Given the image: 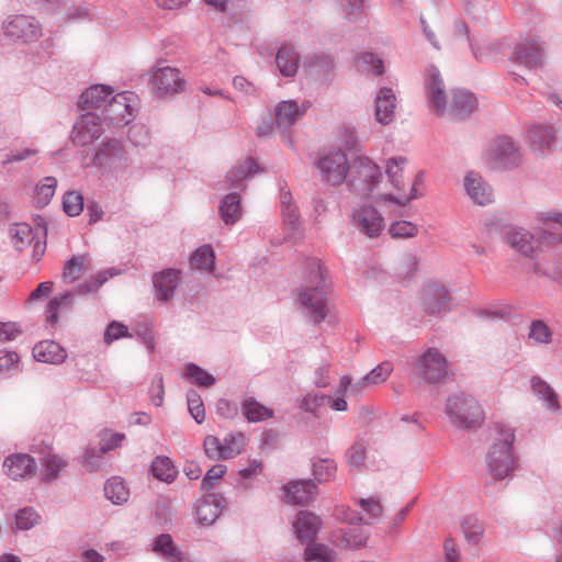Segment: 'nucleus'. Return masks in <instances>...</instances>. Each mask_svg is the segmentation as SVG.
Masks as SVG:
<instances>
[{"mask_svg": "<svg viewBox=\"0 0 562 562\" xmlns=\"http://www.w3.org/2000/svg\"><path fill=\"white\" fill-rule=\"evenodd\" d=\"M426 89L432 108L438 113H442L447 106L446 93L440 75L436 69H429Z\"/></svg>", "mask_w": 562, "mask_h": 562, "instance_id": "nucleus-24", "label": "nucleus"}, {"mask_svg": "<svg viewBox=\"0 0 562 562\" xmlns=\"http://www.w3.org/2000/svg\"><path fill=\"white\" fill-rule=\"evenodd\" d=\"M327 396L326 395H318V394H307L302 400V408L306 412L314 413L318 407L326 404Z\"/></svg>", "mask_w": 562, "mask_h": 562, "instance_id": "nucleus-63", "label": "nucleus"}, {"mask_svg": "<svg viewBox=\"0 0 562 562\" xmlns=\"http://www.w3.org/2000/svg\"><path fill=\"white\" fill-rule=\"evenodd\" d=\"M476 108L474 95L468 91H457L453 93L451 111L458 117L470 114Z\"/></svg>", "mask_w": 562, "mask_h": 562, "instance_id": "nucleus-32", "label": "nucleus"}, {"mask_svg": "<svg viewBox=\"0 0 562 562\" xmlns=\"http://www.w3.org/2000/svg\"><path fill=\"white\" fill-rule=\"evenodd\" d=\"M516 59L528 68H537L542 65V47L533 40L525 41L515 49Z\"/></svg>", "mask_w": 562, "mask_h": 562, "instance_id": "nucleus-23", "label": "nucleus"}, {"mask_svg": "<svg viewBox=\"0 0 562 562\" xmlns=\"http://www.w3.org/2000/svg\"><path fill=\"white\" fill-rule=\"evenodd\" d=\"M492 158L499 161L504 166L516 164L518 160V153L514 143L508 137L498 138L492 149Z\"/></svg>", "mask_w": 562, "mask_h": 562, "instance_id": "nucleus-28", "label": "nucleus"}, {"mask_svg": "<svg viewBox=\"0 0 562 562\" xmlns=\"http://www.w3.org/2000/svg\"><path fill=\"white\" fill-rule=\"evenodd\" d=\"M249 438L240 431L227 434L223 440L207 435L203 441L205 454L212 460H229L243 454Z\"/></svg>", "mask_w": 562, "mask_h": 562, "instance_id": "nucleus-5", "label": "nucleus"}, {"mask_svg": "<svg viewBox=\"0 0 562 562\" xmlns=\"http://www.w3.org/2000/svg\"><path fill=\"white\" fill-rule=\"evenodd\" d=\"M186 376L199 386H211L215 383V378L212 376L207 371L198 367L196 364L190 363L186 369Z\"/></svg>", "mask_w": 562, "mask_h": 562, "instance_id": "nucleus-47", "label": "nucleus"}, {"mask_svg": "<svg viewBox=\"0 0 562 562\" xmlns=\"http://www.w3.org/2000/svg\"><path fill=\"white\" fill-rule=\"evenodd\" d=\"M137 106L138 97L134 92L111 95L105 109L106 117L114 124H127L134 119Z\"/></svg>", "mask_w": 562, "mask_h": 562, "instance_id": "nucleus-8", "label": "nucleus"}, {"mask_svg": "<svg viewBox=\"0 0 562 562\" xmlns=\"http://www.w3.org/2000/svg\"><path fill=\"white\" fill-rule=\"evenodd\" d=\"M529 336L538 342H548L550 338V330L544 323L536 321L531 324Z\"/></svg>", "mask_w": 562, "mask_h": 562, "instance_id": "nucleus-62", "label": "nucleus"}, {"mask_svg": "<svg viewBox=\"0 0 562 562\" xmlns=\"http://www.w3.org/2000/svg\"><path fill=\"white\" fill-rule=\"evenodd\" d=\"M153 475L162 482L171 483L177 476V471L168 457H157L151 463Z\"/></svg>", "mask_w": 562, "mask_h": 562, "instance_id": "nucleus-37", "label": "nucleus"}, {"mask_svg": "<svg viewBox=\"0 0 562 562\" xmlns=\"http://www.w3.org/2000/svg\"><path fill=\"white\" fill-rule=\"evenodd\" d=\"M12 243L15 248H25L34 238L32 227L26 223L15 224L11 228Z\"/></svg>", "mask_w": 562, "mask_h": 562, "instance_id": "nucleus-45", "label": "nucleus"}, {"mask_svg": "<svg viewBox=\"0 0 562 562\" xmlns=\"http://www.w3.org/2000/svg\"><path fill=\"white\" fill-rule=\"evenodd\" d=\"M40 521V516L32 508H23L15 516L16 527L27 530Z\"/></svg>", "mask_w": 562, "mask_h": 562, "instance_id": "nucleus-55", "label": "nucleus"}, {"mask_svg": "<svg viewBox=\"0 0 562 562\" xmlns=\"http://www.w3.org/2000/svg\"><path fill=\"white\" fill-rule=\"evenodd\" d=\"M4 32L10 37L27 42L34 41L41 35V27L34 18L18 15L7 23Z\"/></svg>", "mask_w": 562, "mask_h": 562, "instance_id": "nucleus-13", "label": "nucleus"}, {"mask_svg": "<svg viewBox=\"0 0 562 562\" xmlns=\"http://www.w3.org/2000/svg\"><path fill=\"white\" fill-rule=\"evenodd\" d=\"M317 167L322 172L323 181L328 186L337 187L347 180L349 162L346 154L340 150L324 155L317 161Z\"/></svg>", "mask_w": 562, "mask_h": 562, "instance_id": "nucleus-6", "label": "nucleus"}, {"mask_svg": "<svg viewBox=\"0 0 562 562\" xmlns=\"http://www.w3.org/2000/svg\"><path fill=\"white\" fill-rule=\"evenodd\" d=\"M469 38V27L468 24L462 20H456L449 26L447 31V40L448 42H457Z\"/></svg>", "mask_w": 562, "mask_h": 562, "instance_id": "nucleus-57", "label": "nucleus"}, {"mask_svg": "<svg viewBox=\"0 0 562 562\" xmlns=\"http://www.w3.org/2000/svg\"><path fill=\"white\" fill-rule=\"evenodd\" d=\"M319 527V518L308 512H300L293 522L296 537L303 543L311 542L316 537Z\"/></svg>", "mask_w": 562, "mask_h": 562, "instance_id": "nucleus-19", "label": "nucleus"}, {"mask_svg": "<svg viewBox=\"0 0 562 562\" xmlns=\"http://www.w3.org/2000/svg\"><path fill=\"white\" fill-rule=\"evenodd\" d=\"M263 470V464L260 460H250L247 467L239 470V475L247 480L258 476Z\"/></svg>", "mask_w": 562, "mask_h": 562, "instance_id": "nucleus-64", "label": "nucleus"}, {"mask_svg": "<svg viewBox=\"0 0 562 562\" xmlns=\"http://www.w3.org/2000/svg\"><path fill=\"white\" fill-rule=\"evenodd\" d=\"M33 357L40 362L58 364L64 362L67 356L58 342L44 340L34 346Z\"/></svg>", "mask_w": 562, "mask_h": 562, "instance_id": "nucleus-22", "label": "nucleus"}, {"mask_svg": "<svg viewBox=\"0 0 562 562\" xmlns=\"http://www.w3.org/2000/svg\"><path fill=\"white\" fill-rule=\"evenodd\" d=\"M258 168L257 164L252 159H247L243 165L237 167L231 172V179L233 182H237L247 176L254 173Z\"/></svg>", "mask_w": 562, "mask_h": 562, "instance_id": "nucleus-61", "label": "nucleus"}, {"mask_svg": "<svg viewBox=\"0 0 562 562\" xmlns=\"http://www.w3.org/2000/svg\"><path fill=\"white\" fill-rule=\"evenodd\" d=\"M366 448L361 443H355L347 452L348 463L353 468H361L364 464Z\"/></svg>", "mask_w": 562, "mask_h": 562, "instance_id": "nucleus-60", "label": "nucleus"}, {"mask_svg": "<svg viewBox=\"0 0 562 562\" xmlns=\"http://www.w3.org/2000/svg\"><path fill=\"white\" fill-rule=\"evenodd\" d=\"M188 408L191 416L195 419L196 423L201 424L205 419V408L200 395L191 391L188 394Z\"/></svg>", "mask_w": 562, "mask_h": 562, "instance_id": "nucleus-52", "label": "nucleus"}, {"mask_svg": "<svg viewBox=\"0 0 562 562\" xmlns=\"http://www.w3.org/2000/svg\"><path fill=\"white\" fill-rule=\"evenodd\" d=\"M508 243L524 256H532L536 250L533 236L525 229H517L510 233L508 235Z\"/></svg>", "mask_w": 562, "mask_h": 562, "instance_id": "nucleus-31", "label": "nucleus"}, {"mask_svg": "<svg viewBox=\"0 0 562 562\" xmlns=\"http://www.w3.org/2000/svg\"><path fill=\"white\" fill-rule=\"evenodd\" d=\"M22 334V327L16 322H0V344L14 340Z\"/></svg>", "mask_w": 562, "mask_h": 562, "instance_id": "nucleus-58", "label": "nucleus"}, {"mask_svg": "<svg viewBox=\"0 0 562 562\" xmlns=\"http://www.w3.org/2000/svg\"><path fill=\"white\" fill-rule=\"evenodd\" d=\"M113 93L111 87L95 85L88 88L80 97V106L82 109H106L109 100Z\"/></svg>", "mask_w": 562, "mask_h": 562, "instance_id": "nucleus-20", "label": "nucleus"}, {"mask_svg": "<svg viewBox=\"0 0 562 562\" xmlns=\"http://www.w3.org/2000/svg\"><path fill=\"white\" fill-rule=\"evenodd\" d=\"M325 271L318 259H312L308 262V278L315 286H306L299 295L301 304L307 307L313 314V319L319 323L325 319L326 311V289L324 284Z\"/></svg>", "mask_w": 562, "mask_h": 562, "instance_id": "nucleus-3", "label": "nucleus"}, {"mask_svg": "<svg viewBox=\"0 0 562 562\" xmlns=\"http://www.w3.org/2000/svg\"><path fill=\"white\" fill-rule=\"evenodd\" d=\"M422 306L429 315H440L450 310L451 296L448 290L439 283L426 284L420 293Z\"/></svg>", "mask_w": 562, "mask_h": 562, "instance_id": "nucleus-9", "label": "nucleus"}, {"mask_svg": "<svg viewBox=\"0 0 562 562\" xmlns=\"http://www.w3.org/2000/svg\"><path fill=\"white\" fill-rule=\"evenodd\" d=\"M150 85L157 94L165 97L181 91L184 80L179 69L164 66L154 68Z\"/></svg>", "mask_w": 562, "mask_h": 562, "instance_id": "nucleus-10", "label": "nucleus"}, {"mask_svg": "<svg viewBox=\"0 0 562 562\" xmlns=\"http://www.w3.org/2000/svg\"><path fill=\"white\" fill-rule=\"evenodd\" d=\"M220 213L226 224L237 222L241 215L239 195L235 193L226 195L220 206Z\"/></svg>", "mask_w": 562, "mask_h": 562, "instance_id": "nucleus-35", "label": "nucleus"}, {"mask_svg": "<svg viewBox=\"0 0 562 562\" xmlns=\"http://www.w3.org/2000/svg\"><path fill=\"white\" fill-rule=\"evenodd\" d=\"M418 268V261L412 254L402 255L395 266V273L401 279L411 278Z\"/></svg>", "mask_w": 562, "mask_h": 562, "instance_id": "nucleus-46", "label": "nucleus"}, {"mask_svg": "<svg viewBox=\"0 0 562 562\" xmlns=\"http://www.w3.org/2000/svg\"><path fill=\"white\" fill-rule=\"evenodd\" d=\"M352 224L369 238L379 237L385 228L384 217L372 205L362 204L352 211Z\"/></svg>", "mask_w": 562, "mask_h": 562, "instance_id": "nucleus-7", "label": "nucleus"}, {"mask_svg": "<svg viewBox=\"0 0 562 562\" xmlns=\"http://www.w3.org/2000/svg\"><path fill=\"white\" fill-rule=\"evenodd\" d=\"M393 371L391 362H382L372 369L357 385L358 390H363L370 385H376L387 380Z\"/></svg>", "mask_w": 562, "mask_h": 562, "instance_id": "nucleus-36", "label": "nucleus"}, {"mask_svg": "<svg viewBox=\"0 0 562 562\" xmlns=\"http://www.w3.org/2000/svg\"><path fill=\"white\" fill-rule=\"evenodd\" d=\"M359 505L362 508L363 517H349L347 513H338V517L353 524L357 520H363L366 524H370L382 515L383 508L379 499L374 497L361 498Z\"/></svg>", "mask_w": 562, "mask_h": 562, "instance_id": "nucleus-27", "label": "nucleus"}, {"mask_svg": "<svg viewBox=\"0 0 562 562\" xmlns=\"http://www.w3.org/2000/svg\"><path fill=\"white\" fill-rule=\"evenodd\" d=\"M495 430L497 437L486 453L485 468L492 481H499L508 476L515 467L512 451L515 434L510 428L499 425L495 426Z\"/></svg>", "mask_w": 562, "mask_h": 562, "instance_id": "nucleus-2", "label": "nucleus"}, {"mask_svg": "<svg viewBox=\"0 0 562 562\" xmlns=\"http://www.w3.org/2000/svg\"><path fill=\"white\" fill-rule=\"evenodd\" d=\"M446 413L453 425L464 429L479 427L485 419L480 403L473 396L463 393L448 398Z\"/></svg>", "mask_w": 562, "mask_h": 562, "instance_id": "nucleus-4", "label": "nucleus"}, {"mask_svg": "<svg viewBox=\"0 0 562 562\" xmlns=\"http://www.w3.org/2000/svg\"><path fill=\"white\" fill-rule=\"evenodd\" d=\"M418 233V227L409 221H396L390 225L389 234L392 238H412Z\"/></svg>", "mask_w": 562, "mask_h": 562, "instance_id": "nucleus-49", "label": "nucleus"}, {"mask_svg": "<svg viewBox=\"0 0 562 562\" xmlns=\"http://www.w3.org/2000/svg\"><path fill=\"white\" fill-rule=\"evenodd\" d=\"M532 391L542 400L548 408L557 411L559 408L558 395L554 391L540 378H532Z\"/></svg>", "mask_w": 562, "mask_h": 562, "instance_id": "nucleus-39", "label": "nucleus"}, {"mask_svg": "<svg viewBox=\"0 0 562 562\" xmlns=\"http://www.w3.org/2000/svg\"><path fill=\"white\" fill-rule=\"evenodd\" d=\"M90 268V259L86 255L74 256L64 267L61 278L67 283L77 281Z\"/></svg>", "mask_w": 562, "mask_h": 562, "instance_id": "nucleus-29", "label": "nucleus"}, {"mask_svg": "<svg viewBox=\"0 0 562 562\" xmlns=\"http://www.w3.org/2000/svg\"><path fill=\"white\" fill-rule=\"evenodd\" d=\"M419 374L428 382H437L446 376L447 363L443 356L436 349H428L417 361Z\"/></svg>", "mask_w": 562, "mask_h": 562, "instance_id": "nucleus-12", "label": "nucleus"}, {"mask_svg": "<svg viewBox=\"0 0 562 562\" xmlns=\"http://www.w3.org/2000/svg\"><path fill=\"white\" fill-rule=\"evenodd\" d=\"M225 499L217 495H207L204 497L196 507V517L200 524L211 525L222 514Z\"/></svg>", "mask_w": 562, "mask_h": 562, "instance_id": "nucleus-18", "label": "nucleus"}, {"mask_svg": "<svg viewBox=\"0 0 562 562\" xmlns=\"http://www.w3.org/2000/svg\"><path fill=\"white\" fill-rule=\"evenodd\" d=\"M215 255L210 246H202L190 258V263L199 270L211 271L214 267Z\"/></svg>", "mask_w": 562, "mask_h": 562, "instance_id": "nucleus-41", "label": "nucleus"}, {"mask_svg": "<svg viewBox=\"0 0 562 562\" xmlns=\"http://www.w3.org/2000/svg\"><path fill=\"white\" fill-rule=\"evenodd\" d=\"M3 470L12 480L31 476L35 472V461L26 453L11 454L3 461Z\"/></svg>", "mask_w": 562, "mask_h": 562, "instance_id": "nucleus-14", "label": "nucleus"}, {"mask_svg": "<svg viewBox=\"0 0 562 562\" xmlns=\"http://www.w3.org/2000/svg\"><path fill=\"white\" fill-rule=\"evenodd\" d=\"M74 302V294L66 292L64 294L53 297L46 305L45 315L46 322L55 325L58 322V314L64 310H69Z\"/></svg>", "mask_w": 562, "mask_h": 562, "instance_id": "nucleus-30", "label": "nucleus"}, {"mask_svg": "<svg viewBox=\"0 0 562 562\" xmlns=\"http://www.w3.org/2000/svg\"><path fill=\"white\" fill-rule=\"evenodd\" d=\"M464 187L469 196L475 203L480 205H486L493 201V193L491 188L479 175L469 172L464 180Z\"/></svg>", "mask_w": 562, "mask_h": 562, "instance_id": "nucleus-21", "label": "nucleus"}, {"mask_svg": "<svg viewBox=\"0 0 562 562\" xmlns=\"http://www.w3.org/2000/svg\"><path fill=\"white\" fill-rule=\"evenodd\" d=\"M123 337H132L128 328L124 324L112 322L108 325L104 333V342L106 345H111L113 341Z\"/></svg>", "mask_w": 562, "mask_h": 562, "instance_id": "nucleus-54", "label": "nucleus"}, {"mask_svg": "<svg viewBox=\"0 0 562 562\" xmlns=\"http://www.w3.org/2000/svg\"><path fill=\"white\" fill-rule=\"evenodd\" d=\"M305 557L307 561L335 562L336 558L330 549L323 544H313L306 548Z\"/></svg>", "mask_w": 562, "mask_h": 562, "instance_id": "nucleus-50", "label": "nucleus"}, {"mask_svg": "<svg viewBox=\"0 0 562 562\" xmlns=\"http://www.w3.org/2000/svg\"><path fill=\"white\" fill-rule=\"evenodd\" d=\"M276 63L283 76L290 77L296 74L300 56L290 45H283L277 53Z\"/></svg>", "mask_w": 562, "mask_h": 562, "instance_id": "nucleus-26", "label": "nucleus"}, {"mask_svg": "<svg viewBox=\"0 0 562 562\" xmlns=\"http://www.w3.org/2000/svg\"><path fill=\"white\" fill-rule=\"evenodd\" d=\"M283 490L284 501L293 505L307 504L316 494V486L311 481L292 482L285 485Z\"/></svg>", "mask_w": 562, "mask_h": 562, "instance_id": "nucleus-16", "label": "nucleus"}, {"mask_svg": "<svg viewBox=\"0 0 562 562\" xmlns=\"http://www.w3.org/2000/svg\"><path fill=\"white\" fill-rule=\"evenodd\" d=\"M83 209V199L77 192H69L64 198V210L70 216L79 215Z\"/></svg>", "mask_w": 562, "mask_h": 562, "instance_id": "nucleus-56", "label": "nucleus"}, {"mask_svg": "<svg viewBox=\"0 0 562 562\" xmlns=\"http://www.w3.org/2000/svg\"><path fill=\"white\" fill-rule=\"evenodd\" d=\"M154 551L161 553L172 561L180 562L182 560L181 553L173 546L172 539L169 535H160L154 542Z\"/></svg>", "mask_w": 562, "mask_h": 562, "instance_id": "nucleus-44", "label": "nucleus"}, {"mask_svg": "<svg viewBox=\"0 0 562 562\" xmlns=\"http://www.w3.org/2000/svg\"><path fill=\"white\" fill-rule=\"evenodd\" d=\"M179 279V271L173 269H167L157 273L154 278L156 296L160 301H167L172 297Z\"/></svg>", "mask_w": 562, "mask_h": 562, "instance_id": "nucleus-25", "label": "nucleus"}, {"mask_svg": "<svg viewBox=\"0 0 562 562\" xmlns=\"http://www.w3.org/2000/svg\"><path fill=\"white\" fill-rule=\"evenodd\" d=\"M227 467L224 464H215L206 472L201 483V488L210 491L225 474Z\"/></svg>", "mask_w": 562, "mask_h": 562, "instance_id": "nucleus-53", "label": "nucleus"}, {"mask_svg": "<svg viewBox=\"0 0 562 562\" xmlns=\"http://www.w3.org/2000/svg\"><path fill=\"white\" fill-rule=\"evenodd\" d=\"M57 180L54 177H47L44 182L36 187L34 191V202L42 207L48 204L55 194Z\"/></svg>", "mask_w": 562, "mask_h": 562, "instance_id": "nucleus-43", "label": "nucleus"}, {"mask_svg": "<svg viewBox=\"0 0 562 562\" xmlns=\"http://www.w3.org/2000/svg\"><path fill=\"white\" fill-rule=\"evenodd\" d=\"M465 538L471 542H477L483 533L482 525L475 519L468 518L462 524Z\"/></svg>", "mask_w": 562, "mask_h": 562, "instance_id": "nucleus-59", "label": "nucleus"}, {"mask_svg": "<svg viewBox=\"0 0 562 562\" xmlns=\"http://www.w3.org/2000/svg\"><path fill=\"white\" fill-rule=\"evenodd\" d=\"M529 142L535 149L550 147L555 139V133L550 126H537L529 131Z\"/></svg>", "mask_w": 562, "mask_h": 562, "instance_id": "nucleus-38", "label": "nucleus"}, {"mask_svg": "<svg viewBox=\"0 0 562 562\" xmlns=\"http://www.w3.org/2000/svg\"><path fill=\"white\" fill-rule=\"evenodd\" d=\"M336 464L331 460H318L313 465V472L317 481L325 482L336 474Z\"/></svg>", "mask_w": 562, "mask_h": 562, "instance_id": "nucleus-51", "label": "nucleus"}, {"mask_svg": "<svg viewBox=\"0 0 562 562\" xmlns=\"http://www.w3.org/2000/svg\"><path fill=\"white\" fill-rule=\"evenodd\" d=\"M375 120L383 124H390L394 119V113L396 109V97L392 89L390 88H381L375 101Z\"/></svg>", "mask_w": 562, "mask_h": 562, "instance_id": "nucleus-15", "label": "nucleus"}, {"mask_svg": "<svg viewBox=\"0 0 562 562\" xmlns=\"http://www.w3.org/2000/svg\"><path fill=\"white\" fill-rule=\"evenodd\" d=\"M366 542L367 536L360 529L350 526L341 529L340 539H337L338 546L350 549L361 548Z\"/></svg>", "mask_w": 562, "mask_h": 562, "instance_id": "nucleus-40", "label": "nucleus"}, {"mask_svg": "<svg viewBox=\"0 0 562 562\" xmlns=\"http://www.w3.org/2000/svg\"><path fill=\"white\" fill-rule=\"evenodd\" d=\"M43 465L45 468V479L54 480L66 468L67 462L58 454L47 453L43 459Z\"/></svg>", "mask_w": 562, "mask_h": 562, "instance_id": "nucleus-48", "label": "nucleus"}, {"mask_svg": "<svg viewBox=\"0 0 562 562\" xmlns=\"http://www.w3.org/2000/svg\"><path fill=\"white\" fill-rule=\"evenodd\" d=\"M103 132L102 121L94 113L81 115L74 125L71 140L75 145L87 146L98 139Z\"/></svg>", "mask_w": 562, "mask_h": 562, "instance_id": "nucleus-11", "label": "nucleus"}, {"mask_svg": "<svg viewBox=\"0 0 562 562\" xmlns=\"http://www.w3.org/2000/svg\"><path fill=\"white\" fill-rule=\"evenodd\" d=\"M385 167L386 179L371 159L359 157L353 162L349 187L359 195L400 205L417 198V187L423 182L422 172H416L405 157L390 158Z\"/></svg>", "mask_w": 562, "mask_h": 562, "instance_id": "nucleus-1", "label": "nucleus"}, {"mask_svg": "<svg viewBox=\"0 0 562 562\" xmlns=\"http://www.w3.org/2000/svg\"><path fill=\"white\" fill-rule=\"evenodd\" d=\"M308 103L299 105L295 101H282L276 106V122L280 127H289L300 120L308 109Z\"/></svg>", "mask_w": 562, "mask_h": 562, "instance_id": "nucleus-17", "label": "nucleus"}, {"mask_svg": "<svg viewBox=\"0 0 562 562\" xmlns=\"http://www.w3.org/2000/svg\"><path fill=\"white\" fill-rule=\"evenodd\" d=\"M351 386V379L347 375L341 376L339 380V386L336 391V397L327 396L326 404L334 411L345 412L348 408L347 401L345 398L346 392Z\"/></svg>", "mask_w": 562, "mask_h": 562, "instance_id": "nucleus-42", "label": "nucleus"}, {"mask_svg": "<svg viewBox=\"0 0 562 562\" xmlns=\"http://www.w3.org/2000/svg\"><path fill=\"white\" fill-rule=\"evenodd\" d=\"M104 494L113 504L121 505L130 497V488L120 477H112L104 486Z\"/></svg>", "mask_w": 562, "mask_h": 562, "instance_id": "nucleus-33", "label": "nucleus"}, {"mask_svg": "<svg viewBox=\"0 0 562 562\" xmlns=\"http://www.w3.org/2000/svg\"><path fill=\"white\" fill-rule=\"evenodd\" d=\"M243 414L250 423H258L271 418L273 412L254 398L245 400L243 403Z\"/></svg>", "mask_w": 562, "mask_h": 562, "instance_id": "nucleus-34", "label": "nucleus"}]
</instances>
